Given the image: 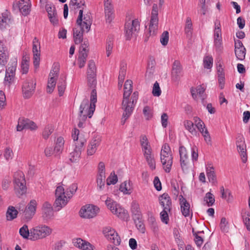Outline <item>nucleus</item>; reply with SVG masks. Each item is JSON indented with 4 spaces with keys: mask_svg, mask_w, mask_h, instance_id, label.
I'll list each match as a JSON object with an SVG mask.
<instances>
[{
    "mask_svg": "<svg viewBox=\"0 0 250 250\" xmlns=\"http://www.w3.org/2000/svg\"><path fill=\"white\" fill-rule=\"evenodd\" d=\"M92 23L90 15L86 14L83 18V10H80L76 21L77 27L73 28V38L75 44H79L83 41V33L89 31Z\"/></svg>",
    "mask_w": 250,
    "mask_h": 250,
    "instance_id": "nucleus-1",
    "label": "nucleus"
},
{
    "mask_svg": "<svg viewBox=\"0 0 250 250\" xmlns=\"http://www.w3.org/2000/svg\"><path fill=\"white\" fill-rule=\"evenodd\" d=\"M161 162L166 172L169 173L173 163V157L170 147L168 144H165L162 147L160 154Z\"/></svg>",
    "mask_w": 250,
    "mask_h": 250,
    "instance_id": "nucleus-2",
    "label": "nucleus"
},
{
    "mask_svg": "<svg viewBox=\"0 0 250 250\" xmlns=\"http://www.w3.org/2000/svg\"><path fill=\"white\" fill-rule=\"evenodd\" d=\"M14 190L17 196L20 197L25 194L27 191L24 175L21 171L14 174Z\"/></svg>",
    "mask_w": 250,
    "mask_h": 250,
    "instance_id": "nucleus-3",
    "label": "nucleus"
},
{
    "mask_svg": "<svg viewBox=\"0 0 250 250\" xmlns=\"http://www.w3.org/2000/svg\"><path fill=\"white\" fill-rule=\"evenodd\" d=\"M52 232V229L45 225L36 226L30 229V240L36 241L43 239L51 234Z\"/></svg>",
    "mask_w": 250,
    "mask_h": 250,
    "instance_id": "nucleus-4",
    "label": "nucleus"
},
{
    "mask_svg": "<svg viewBox=\"0 0 250 250\" xmlns=\"http://www.w3.org/2000/svg\"><path fill=\"white\" fill-rule=\"evenodd\" d=\"M95 109V105H89V101L85 98L82 101L80 106L79 117L81 120L85 121L87 117L90 118Z\"/></svg>",
    "mask_w": 250,
    "mask_h": 250,
    "instance_id": "nucleus-5",
    "label": "nucleus"
},
{
    "mask_svg": "<svg viewBox=\"0 0 250 250\" xmlns=\"http://www.w3.org/2000/svg\"><path fill=\"white\" fill-rule=\"evenodd\" d=\"M157 4H153L151 11V16L150 21L149 27V32L150 35L155 34V31L157 30L158 24V10Z\"/></svg>",
    "mask_w": 250,
    "mask_h": 250,
    "instance_id": "nucleus-6",
    "label": "nucleus"
},
{
    "mask_svg": "<svg viewBox=\"0 0 250 250\" xmlns=\"http://www.w3.org/2000/svg\"><path fill=\"white\" fill-rule=\"evenodd\" d=\"M37 202L35 200L30 201L27 208L22 213V218L26 222L30 221L35 214Z\"/></svg>",
    "mask_w": 250,
    "mask_h": 250,
    "instance_id": "nucleus-7",
    "label": "nucleus"
},
{
    "mask_svg": "<svg viewBox=\"0 0 250 250\" xmlns=\"http://www.w3.org/2000/svg\"><path fill=\"white\" fill-rule=\"evenodd\" d=\"M36 87V83L32 79L25 80L22 85V91L24 98L28 99L33 94Z\"/></svg>",
    "mask_w": 250,
    "mask_h": 250,
    "instance_id": "nucleus-8",
    "label": "nucleus"
},
{
    "mask_svg": "<svg viewBox=\"0 0 250 250\" xmlns=\"http://www.w3.org/2000/svg\"><path fill=\"white\" fill-rule=\"evenodd\" d=\"M99 208L93 205H88L82 207L79 211L80 215L83 218H91L95 217Z\"/></svg>",
    "mask_w": 250,
    "mask_h": 250,
    "instance_id": "nucleus-9",
    "label": "nucleus"
},
{
    "mask_svg": "<svg viewBox=\"0 0 250 250\" xmlns=\"http://www.w3.org/2000/svg\"><path fill=\"white\" fill-rule=\"evenodd\" d=\"M37 128L36 124L32 121L24 117H20L17 125V131H21L24 129L35 130Z\"/></svg>",
    "mask_w": 250,
    "mask_h": 250,
    "instance_id": "nucleus-10",
    "label": "nucleus"
},
{
    "mask_svg": "<svg viewBox=\"0 0 250 250\" xmlns=\"http://www.w3.org/2000/svg\"><path fill=\"white\" fill-rule=\"evenodd\" d=\"M54 216V211L52 205L48 202H44L42 208V217L44 222L52 220Z\"/></svg>",
    "mask_w": 250,
    "mask_h": 250,
    "instance_id": "nucleus-11",
    "label": "nucleus"
},
{
    "mask_svg": "<svg viewBox=\"0 0 250 250\" xmlns=\"http://www.w3.org/2000/svg\"><path fill=\"white\" fill-rule=\"evenodd\" d=\"M32 52L33 54V63L35 67L37 68L39 67L40 62L41 56V47L40 42L36 37H35L33 40Z\"/></svg>",
    "mask_w": 250,
    "mask_h": 250,
    "instance_id": "nucleus-12",
    "label": "nucleus"
},
{
    "mask_svg": "<svg viewBox=\"0 0 250 250\" xmlns=\"http://www.w3.org/2000/svg\"><path fill=\"white\" fill-rule=\"evenodd\" d=\"M140 29V23L138 19L132 20L131 23H128L125 25V36L127 40H130L133 34Z\"/></svg>",
    "mask_w": 250,
    "mask_h": 250,
    "instance_id": "nucleus-13",
    "label": "nucleus"
},
{
    "mask_svg": "<svg viewBox=\"0 0 250 250\" xmlns=\"http://www.w3.org/2000/svg\"><path fill=\"white\" fill-rule=\"evenodd\" d=\"M103 233L105 237L108 240H112L115 245L117 246L120 244L121 239L114 229L110 227H106L104 229Z\"/></svg>",
    "mask_w": 250,
    "mask_h": 250,
    "instance_id": "nucleus-14",
    "label": "nucleus"
},
{
    "mask_svg": "<svg viewBox=\"0 0 250 250\" xmlns=\"http://www.w3.org/2000/svg\"><path fill=\"white\" fill-rule=\"evenodd\" d=\"M183 76L182 67L179 61L175 60L173 64L171 70V79L175 82H178Z\"/></svg>",
    "mask_w": 250,
    "mask_h": 250,
    "instance_id": "nucleus-15",
    "label": "nucleus"
},
{
    "mask_svg": "<svg viewBox=\"0 0 250 250\" xmlns=\"http://www.w3.org/2000/svg\"><path fill=\"white\" fill-rule=\"evenodd\" d=\"M179 151L181 168L184 172H187L188 169L189 162L187 149L184 146H181Z\"/></svg>",
    "mask_w": 250,
    "mask_h": 250,
    "instance_id": "nucleus-16",
    "label": "nucleus"
},
{
    "mask_svg": "<svg viewBox=\"0 0 250 250\" xmlns=\"http://www.w3.org/2000/svg\"><path fill=\"white\" fill-rule=\"evenodd\" d=\"M194 121L196 126L204 136L205 141L208 144H210L211 138L208 129L205 128L204 123L198 117L194 118Z\"/></svg>",
    "mask_w": 250,
    "mask_h": 250,
    "instance_id": "nucleus-17",
    "label": "nucleus"
},
{
    "mask_svg": "<svg viewBox=\"0 0 250 250\" xmlns=\"http://www.w3.org/2000/svg\"><path fill=\"white\" fill-rule=\"evenodd\" d=\"M86 142V140L84 138H80V144H75V148L74 151L70 153V160L72 162H75L80 158L82 150L83 149V146Z\"/></svg>",
    "mask_w": 250,
    "mask_h": 250,
    "instance_id": "nucleus-18",
    "label": "nucleus"
},
{
    "mask_svg": "<svg viewBox=\"0 0 250 250\" xmlns=\"http://www.w3.org/2000/svg\"><path fill=\"white\" fill-rule=\"evenodd\" d=\"M59 73V68L55 66L49 73V79L48 81V85L47 91L51 93L53 92L54 88L56 84V77H58Z\"/></svg>",
    "mask_w": 250,
    "mask_h": 250,
    "instance_id": "nucleus-19",
    "label": "nucleus"
},
{
    "mask_svg": "<svg viewBox=\"0 0 250 250\" xmlns=\"http://www.w3.org/2000/svg\"><path fill=\"white\" fill-rule=\"evenodd\" d=\"M135 104L129 101V98H123L122 103V108L124 110L123 114L124 117H129L134 110Z\"/></svg>",
    "mask_w": 250,
    "mask_h": 250,
    "instance_id": "nucleus-20",
    "label": "nucleus"
},
{
    "mask_svg": "<svg viewBox=\"0 0 250 250\" xmlns=\"http://www.w3.org/2000/svg\"><path fill=\"white\" fill-rule=\"evenodd\" d=\"M135 104L129 101V98H123L122 103V108L124 110L123 114L124 117H129L134 110Z\"/></svg>",
    "mask_w": 250,
    "mask_h": 250,
    "instance_id": "nucleus-21",
    "label": "nucleus"
},
{
    "mask_svg": "<svg viewBox=\"0 0 250 250\" xmlns=\"http://www.w3.org/2000/svg\"><path fill=\"white\" fill-rule=\"evenodd\" d=\"M179 201L183 215L186 217H188L190 215V212H191L192 214V211L190 210V205L186 198L181 195L179 198Z\"/></svg>",
    "mask_w": 250,
    "mask_h": 250,
    "instance_id": "nucleus-22",
    "label": "nucleus"
},
{
    "mask_svg": "<svg viewBox=\"0 0 250 250\" xmlns=\"http://www.w3.org/2000/svg\"><path fill=\"white\" fill-rule=\"evenodd\" d=\"M160 204L163 207V209L167 208L171 209L172 203L170 197L167 193H164L159 197Z\"/></svg>",
    "mask_w": 250,
    "mask_h": 250,
    "instance_id": "nucleus-23",
    "label": "nucleus"
},
{
    "mask_svg": "<svg viewBox=\"0 0 250 250\" xmlns=\"http://www.w3.org/2000/svg\"><path fill=\"white\" fill-rule=\"evenodd\" d=\"M100 142V139L97 137L91 141L87 146V154L88 155H92L96 152Z\"/></svg>",
    "mask_w": 250,
    "mask_h": 250,
    "instance_id": "nucleus-24",
    "label": "nucleus"
},
{
    "mask_svg": "<svg viewBox=\"0 0 250 250\" xmlns=\"http://www.w3.org/2000/svg\"><path fill=\"white\" fill-rule=\"evenodd\" d=\"M73 243L75 247L83 250H90L92 248V245L89 242L81 238L74 239Z\"/></svg>",
    "mask_w": 250,
    "mask_h": 250,
    "instance_id": "nucleus-25",
    "label": "nucleus"
},
{
    "mask_svg": "<svg viewBox=\"0 0 250 250\" xmlns=\"http://www.w3.org/2000/svg\"><path fill=\"white\" fill-rule=\"evenodd\" d=\"M144 156L151 170H154L156 168V162L154 155L151 151H147L144 153Z\"/></svg>",
    "mask_w": 250,
    "mask_h": 250,
    "instance_id": "nucleus-26",
    "label": "nucleus"
},
{
    "mask_svg": "<svg viewBox=\"0 0 250 250\" xmlns=\"http://www.w3.org/2000/svg\"><path fill=\"white\" fill-rule=\"evenodd\" d=\"M112 10V6L111 3L108 1H106L104 3L105 17L106 22L108 23L111 22L114 18Z\"/></svg>",
    "mask_w": 250,
    "mask_h": 250,
    "instance_id": "nucleus-27",
    "label": "nucleus"
},
{
    "mask_svg": "<svg viewBox=\"0 0 250 250\" xmlns=\"http://www.w3.org/2000/svg\"><path fill=\"white\" fill-rule=\"evenodd\" d=\"M89 43L87 41H84L79 48V55L78 58L86 60L89 52Z\"/></svg>",
    "mask_w": 250,
    "mask_h": 250,
    "instance_id": "nucleus-28",
    "label": "nucleus"
},
{
    "mask_svg": "<svg viewBox=\"0 0 250 250\" xmlns=\"http://www.w3.org/2000/svg\"><path fill=\"white\" fill-rule=\"evenodd\" d=\"M46 11L48 13L50 21L53 24H57L58 23V20L57 18V12L55 7L46 6Z\"/></svg>",
    "mask_w": 250,
    "mask_h": 250,
    "instance_id": "nucleus-29",
    "label": "nucleus"
},
{
    "mask_svg": "<svg viewBox=\"0 0 250 250\" xmlns=\"http://www.w3.org/2000/svg\"><path fill=\"white\" fill-rule=\"evenodd\" d=\"M8 52L4 45L0 43V65L4 66L7 62Z\"/></svg>",
    "mask_w": 250,
    "mask_h": 250,
    "instance_id": "nucleus-30",
    "label": "nucleus"
},
{
    "mask_svg": "<svg viewBox=\"0 0 250 250\" xmlns=\"http://www.w3.org/2000/svg\"><path fill=\"white\" fill-rule=\"evenodd\" d=\"M69 199L67 197H63V196L56 197V199L54 204V207L57 208V210H60L62 208L64 207L67 203Z\"/></svg>",
    "mask_w": 250,
    "mask_h": 250,
    "instance_id": "nucleus-31",
    "label": "nucleus"
},
{
    "mask_svg": "<svg viewBox=\"0 0 250 250\" xmlns=\"http://www.w3.org/2000/svg\"><path fill=\"white\" fill-rule=\"evenodd\" d=\"M111 212L116 215L118 217L125 219L127 218V214L126 210L117 204L114 208L111 209Z\"/></svg>",
    "mask_w": 250,
    "mask_h": 250,
    "instance_id": "nucleus-32",
    "label": "nucleus"
},
{
    "mask_svg": "<svg viewBox=\"0 0 250 250\" xmlns=\"http://www.w3.org/2000/svg\"><path fill=\"white\" fill-rule=\"evenodd\" d=\"M131 212L133 219H138L142 217L139 205L135 201H133L131 204Z\"/></svg>",
    "mask_w": 250,
    "mask_h": 250,
    "instance_id": "nucleus-33",
    "label": "nucleus"
},
{
    "mask_svg": "<svg viewBox=\"0 0 250 250\" xmlns=\"http://www.w3.org/2000/svg\"><path fill=\"white\" fill-rule=\"evenodd\" d=\"M140 143L144 153H145L146 151L147 152V151H152V149L149 145V142L146 135H143L141 136Z\"/></svg>",
    "mask_w": 250,
    "mask_h": 250,
    "instance_id": "nucleus-34",
    "label": "nucleus"
},
{
    "mask_svg": "<svg viewBox=\"0 0 250 250\" xmlns=\"http://www.w3.org/2000/svg\"><path fill=\"white\" fill-rule=\"evenodd\" d=\"M132 81L127 80L125 81L124 84V92L123 98H129L132 90Z\"/></svg>",
    "mask_w": 250,
    "mask_h": 250,
    "instance_id": "nucleus-35",
    "label": "nucleus"
},
{
    "mask_svg": "<svg viewBox=\"0 0 250 250\" xmlns=\"http://www.w3.org/2000/svg\"><path fill=\"white\" fill-rule=\"evenodd\" d=\"M64 141L62 137H59L57 138L56 145L54 149V152L56 154H59L62 150Z\"/></svg>",
    "mask_w": 250,
    "mask_h": 250,
    "instance_id": "nucleus-36",
    "label": "nucleus"
},
{
    "mask_svg": "<svg viewBox=\"0 0 250 250\" xmlns=\"http://www.w3.org/2000/svg\"><path fill=\"white\" fill-rule=\"evenodd\" d=\"M18 211L13 206H9L6 212L7 220H12L17 216Z\"/></svg>",
    "mask_w": 250,
    "mask_h": 250,
    "instance_id": "nucleus-37",
    "label": "nucleus"
},
{
    "mask_svg": "<svg viewBox=\"0 0 250 250\" xmlns=\"http://www.w3.org/2000/svg\"><path fill=\"white\" fill-rule=\"evenodd\" d=\"M120 190L123 192L124 194H130L132 191V189L130 185V182L125 181L122 183L120 187Z\"/></svg>",
    "mask_w": 250,
    "mask_h": 250,
    "instance_id": "nucleus-38",
    "label": "nucleus"
},
{
    "mask_svg": "<svg viewBox=\"0 0 250 250\" xmlns=\"http://www.w3.org/2000/svg\"><path fill=\"white\" fill-rule=\"evenodd\" d=\"M207 174L210 182L213 184L217 183L216 177L213 167H210L207 168Z\"/></svg>",
    "mask_w": 250,
    "mask_h": 250,
    "instance_id": "nucleus-39",
    "label": "nucleus"
},
{
    "mask_svg": "<svg viewBox=\"0 0 250 250\" xmlns=\"http://www.w3.org/2000/svg\"><path fill=\"white\" fill-rule=\"evenodd\" d=\"M96 68L95 62L91 60L88 62L87 75L89 76H96Z\"/></svg>",
    "mask_w": 250,
    "mask_h": 250,
    "instance_id": "nucleus-40",
    "label": "nucleus"
},
{
    "mask_svg": "<svg viewBox=\"0 0 250 250\" xmlns=\"http://www.w3.org/2000/svg\"><path fill=\"white\" fill-rule=\"evenodd\" d=\"M9 12L6 10L4 12L2 13L0 16V27H5L8 24L10 21L8 17Z\"/></svg>",
    "mask_w": 250,
    "mask_h": 250,
    "instance_id": "nucleus-41",
    "label": "nucleus"
},
{
    "mask_svg": "<svg viewBox=\"0 0 250 250\" xmlns=\"http://www.w3.org/2000/svg\"><path fill=\"white\" fill-rule=\"evenodd\" d=\"M20 234L24 239L30 240V231H29L28 226L24 225L19 230Z\"/></svg>",
    "mask_w": 250,
    "mask_h": 250,
    "instance_id": "nucleus-42",
    "label": "nucleus"
},
{
    "mask_svg": "<svg viewBox=\"0 0 250 250\" xmlns=\"http://www.w3.org/2000/svg\"><path fill=\"white\" fill-rule=\"evenodd\" d=\"M185 128L192 135H196L197 131L195 129L194 124L190 121L187 120L184 122Z\"/></svg>",
    "mask_w": 250,
    "mask_h": 250,
    "instance_id": "nucleus-43",
    "label": "nucleus"
},
{
    "mask_svg": "<svg viewBox=\"0 0 250 250\" xmlns=\"http://www.w3.org/2000/svg\"><path fill=\"white\" fill-rule=\"evenodd\" d=\"M78 189V186L76 183L72 184L66 190V195L68 199H70L75 193Z\"/></svg>",
    "mask_w": 250,
    "mask_h": 250,
    "instance_id": "nucleus-44",
    "label": "nucleus"
},
{
    "mask_svg": "<svg viewBox=\"0 0 250 250\" xmlns=\"http://www.w3.org/2000/svg\"><path fill=\"white\" fill-rule=\"evenodd\" d=\"M113 46V38L112 37H108L106 44V53L107 57H109L112 53Z\"/></svg>",
    "mask_w": 250,
    "mask_h": 250,
    "instance_id": "nucleus-45",
    "label": "nucleus"
},
{
    "mask_svg": "<svg viewBox=\"0 0 250 250\" xmlns=\"http://www.w3.org/2000/svg\"><path fill=\"white\" fill-rule=\"evenodd\" d=\"M126 64L124 62H122L120 64V69L119 71V75L118 80H120L121 83L122 81H124L126 75Z\"/></svg>",
    "mask_w": 250,
    "mask_h": 250,
    "instance_id": "nucleus-46",
    "label": "nucleus"
},
{
    "mask_svg": "<svg viewBox=\"0 0 250 250\" xmlns=\"http://www.w3.org/2000/svg\"><path fill=\"white\" fill-rule=\"evenodd\" d=\"M21 67L23 74H26L29 69V58L28 57H23L21 63Z\"/></svg>",
    "mask_w": 250,
    "mask_h": 250,
    "instance_id": "nucleus-47",
    "label": "nucleus"
},
{
    "mask_svg": "<svg viewBox=\"0 0 250 250\" xmlns=\"http://www.w3.org/2000/svg\"><path fill=\"white\" fill-rule=\"evenodd\" d=\"M204 201L206 202L208 207L212 206L214 202L215 199L213 195L210 192H208L206 194L204 198Z\"/></svg>",
    "mask_w": 250,
    "mask_h": 250,
    "instance_id": "nucleus-48",
    "label": "nucleus"
},
{
    "mask_svg": "<svg viewBox=\"0 0 250 250\" xmlns=\"http://www.w3.org/2000/svg\"><path fill=\"white\" fill-rule=\"evenodd\" d=\"M171 209H167V208L163 209V211L160 213V217L162 222L166 224H167L169 221V217L168 212H170Z\"/></svg>",
    "mask_w": 250,
    "mask_h": 250,
    "instance_id": "nucleus-49",
    "label": "nucleus"
},
{
    "mask_svg": "<svg viewBox=\"0 0 250 250\" xmlns=\"http://www.w3.org/2000/svg\"><path fill=\"white\" fill-rule=\"evenodd\" d=\"M65 80L63 78H60L58 83V89L60 96H62L65 89Z\"/></svg>",
    "mask_w": 250,
    "mask_h": 250,
    "instance_id": "nucleus-50",
    "label": "nucleus"
},
{
    "mask_svg": "<svg viewBox=\"0 0 250 250\" xmlns=\"http://www.w3.org/2000/svg\"><path fill=\"white\" fill-rule=\"evenodd\" d=\"M215 26L214 39H216L217 40H222L221 24L220 22H218L217 23L216 21L215 22Z\"/></svg>",
    "mask_w": 250,
    "mask_h": 250,
    "instance_id": "nucleus-51",
    "label": "nucleus"
},
{
    "mask_svg": "<svg viewBox=\"0 0 250 250\" xmlns=\"http://www.w3.org/2000/svg\"><path fill=\"white\" fill-rule=\"evenodd\" d=\"M105 176L104 174H98L97 178L98 187L100 190H102L105 185Z\"/></svg>",
    "mask_w": 250,
    "mask_h": 250,
    "instance_id": "nucleus-52",
    "label": "nucleus"
},
{
    "mask_svg": "<svg viewBox=\"0 0 250 250\" xmlns=\"http://www.w3.org/2000/svg\"><path fill=\"white\" fill-rule=\"evenodd\" d=\"M246 52V50L245 48H244V50L243 49H235V54L236 58L241 61H243L245 59Z\"/></svg>",
    "mask_w": 250,
    "mask_h": 250,
    "instance_id": "nucleus-53",
    "label": "nucleus"
},
{
    "mask_svg": "<svg viewBox=\"0 0 250 250\" xmlns=\"http://www.w3.org/2000/svg\"><path fill=\"white\" fill-rule=\"evenodd\" d=\"M204 66L205 68L210 69L213 64V58L211 56H206L203 60Z\"/></svg>",
    "mask_w": 250,
    "mask_h": 250,
    "instance_id": "nucleus-54",
    "label": "nucleus"
},
{
    "mask_svg": "<svg viewBox=\"0 0 250 250\" xmlns=\"http://www.w3.org/2000/svg\"><path fill=\"white\" fill-rule=\"evenodd\" d=\"M134 221L138 229H139L141 232L145 233V225L142 220V217L138 219H134Z\"/></svg>",
    "mask_w": 250,
    "mask_h": 250,
    "instance_id": "nucleus-55",
    "label": "nucleus"
},
{
    "mask_svg": "<svg viewBox=\"0 0 250 250\" xmlns=\"http://www.w3.org/2000/svg\"><path fill=\"white\" fill-rule=\"evenodd\" d=\"M8 67L6 68V72H7L10 74H14L15 75V71L17 66V62L14 61L8 64Z\"/></svg>",
    "mask_w": 250,
    "mask_h": 250,
    "instance_id": "nucleus-56",
    "label": "nucleus"
},
{
    "mask_svg": "<svg viewBox=\"0 0 250 250\" xmlns=\"http://www.w3.org/2000/svg\"><path fill=\"white\" fill-rule=\"evenodd\" d=\"M228 222L225 217H223L221 220L220 224V229L224 232H228L229 231V227H228Z\"/></svg>",
    "mask_w": 250,
    "mask_h": 250,
    "instance_id": "nucleus-57",
    "label": "nucleus"
},
{
    "mask_svg": "<svg viewBox=\"0 0 250 250\" xmlns=\"http://www.w3.org/2000/svg\"><path fill=\"white\" fill-rule=\"evenodd\" d=\"M169 40V33L168 31H165L162 34L160 38V42L163 45H167Z\"/></svg>",
    "mask_w": 250,
    "mask_h": 250,
    "instance_id": "nucleus-58",
    "label": "nucleus"
},
{
    "mask_svg": "<svg viewBox=\"0 0 250 250\" xmlns=\"http://www.w3.org/2000/svg\"><path fill=\"white\" fill-rule=\"evenodd\" d=\"M152 93L154 96H159L161 94V90L159 86V84L156 82L153 86Z\"/></svg>",
    "mask_w": 250,
    "mask_h": 250,
    "instance_id": "nucleus-59",
    "label": "nucleus"
},
{
    "mask_svg": "<svg viewBox=\"0 0 250 250\" xmlns=\"http://www.w3.org/2000/svg\"><path fill=\"white\" fill-rule=\"evenodd\" d=\"M15 75L14 74H10L7 72L5 73V76L4 78V81L5 84H8L9 87L12 82L14 81Z\"/></svg>",
    "mask_w": 250,
    "mask_h": 250,
    "instance_id": "nucleus-60",
    "label": "nucleus"
},
{
    "mask_svg": "<svg viewBox=\"0 0 250 250\" xmlns=\"http://www.w3.org/2000/svg\"><path fill=\"white\" fill-rule=\"evenodd\" d=\"M143 114L146 120H149L152 116V111L150 107L146 106L143 109Z\"/></svg>",
    "mask_w": 250,
    "mask_h": 250,
    "instance_id": "nucleus-61",
    "label": "nucleus"
},
{
    "mask_svg": "<svg viewBox=\"0 0 250 250\" xmlns=\"http://www.w3.org/2000/svg\"><path fill=\"white\" fill-rule=\"evenodd\" d=\"M56 197L63 196L66 197V191L64 192V188L62 186H59L57 188L55 191Z\"/></svg>",
    "mask_w": 250,
    "mask_h": 250,
    "instance_id": "nucleus-62",
    "label": "nucleus"
},
{
    "mask_svg": "<svg viewBox=\"0 0 250 250\" xmlns=\"http://www.w3.org/2000/svg\"><path fill=\"white\" fill-rule=\"evenodd\" d=\"M53 129L51 126L48 125L46 127L42 133L43 137L45 139H47L50 135L53 132Z\"/></svg>",
    "mask_w": 250,
    "mask_h": 250,
    "instance_id": "nucleus-63",
    "label": "nucleus"
},
{
    "mask_svg": "<svg viewBox=\"0 0 250 250\" xmlns=\"http://www.w3.org/2000/svg\"><path fill=\"white\" fill-rule=\"evenodd\" d=\"M242 217L247 229L250 231V215L248 213L247 215H243Z\"/></svg>",
    "mask_w": 250,
    "mask_h": 250,
    "instance_id": "nucleus-64",
    "label": "nucleus"
}]
</instances>
